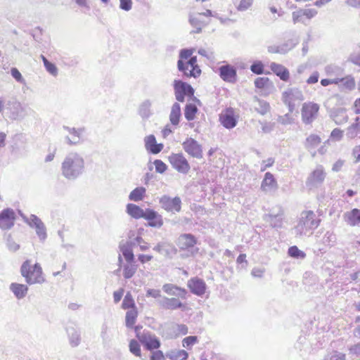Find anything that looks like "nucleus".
Returning a JSON list of instances; mask_svg holds the SVG:
<instances>
[{
  "instance_id": "f257e3e1",
  "label": "nucleus",
  "mask_w": 360,
  "mask_h": 360,
  "mask_svg": "<svg viewBox=\"0 0 360 360\" xmlns=\"http://www.w3.org/2000/svg\"><path fill=\"white\" fill-rule=\"evenodd\" d=\"M162 290L169 297H164L160 307L163 310L188 311L191 309L190 304L185 301L188 296L186 289L172 283H165Z\"/></svg>"
},
{
  "instance_id": "f03ea898",
  "label": "nucleus",
  "mask_w": 360,
  "mask_h": 360,
  "mask_svg": "<svg viewBox=\"0 0 360 360\" xmlns=\"http://www.w3.org/2000/svg\"><path fill=\"white\" fill-rule=\"evenodd\" d=\"M192 49H183L181 51L178 61V68L188 77H198L201 74V70L197 64V58L192 56Z\"/></svg>"
},
{
  "instance_id": "7ed1b4c3",
  "label": "nucleus",
  "mask_w": 360,
  "mask_h": 360,
  "mask_svg": "<svg viewBox=\"0 0 360 360\" xmlns=\"http://www.w3.org/2000/svg\"><path fill=\"white\" fill-rule=\"evenodd\" d=\"M20 274L29 285L41 284L45 282V276L41 265L31 259L25 260L21 267Z\"/></svg>"
},
{
  "instance_id": "20e7f679",
  "label": "nucleus",
  "mask_w": 360,
  "mask_h": 360,
  "mask_svg": "<svg viewBox=\"0 0 360 360\" xmlns=\"http://www.w3.org/2000/svg\"><path fill=\"white\" fill-rule=\"evenodd\" d=\"M83 169L84 160L77 154L67 157L62 165L63 174L68 179L77 176Z\"/></svg>"
},
{
  "instance_id": "39448f33",
  "label": "nucleus",
  "mask_w": 360,
  "mask_h": 360,
  "mask_svg": "<svg viewBox=\"0 0 360 360\" xmlns=\"http://www.w3.org/2000/svg\"><path fill=\"white\" fill-rule=\"evenodd\" d=\"M321 223V219L318 218L316 214L311 210H305L302 212L297 229L300 233L316 229Z\"/></svg>"
},
{
  "instance_id": "423d86ee",
  "label": "nucleus",
  "mask_w": 360,
  "mask_h": 360,
  "mask_svg": "<svg viewBox=\"0 0 360 360\" xmlns=\"http://www.w3.org/2000/svg\"><path fill=\"white\" fill-rule=\"evenodd\" d=\"M320 106L314 102H306L301 108L302 122L306 124H311L318 117Z\"/></svg>"
},
{
  "instance_id": "0eeeda50",
  "label": "nucleus",
  "mask_w": 360,
  "mask_h": 360,
  "mask_svg": "<svg viewBox=\"0 0 360 360\" xmlns=\"http://www.w3.org/2000/svg\"><path fill=\"white\" fill-rule=\"evenodd\" d=\"M238 118L239 115L236 112V110L229 107L221 111L219 120L223 127L230 129L236 126Z\"/></svg>"
},
{
  "instance_id": "6e6552de",
  "label": "nucleus",
  "mask_w": 360,
  "mask_h": 360,
  "mask_svg": "<svg viewBox=\"0 0 360 360\" xmlns=\"http://www.w3.org/2000/svg\"><path fill=\"white\" fill-rule=\"evenodd\" d=\"M168 160L172 167L178 172L187 174L191 169V166L182 153H172L168 157Z\"/></svg>"
},
{
  "instance_id": "1a4fd4ad",
  "label": "nucleus",
  "mask_w": 360,
  "mask_h": 360,
  "mask_svg": "<svg viewBox=\"0 0 360 360\" xmlns=\"http://www.w3.org/2000/svg\"><path fill=\"white\" fill-rule=\"evenodd\" d=\"M136 338L147 350L153 352V350H158L160 347L161 343L159 338L150 332L137 333Z\"/></svg>"
},
{
  "instance_id": "9d476101",
  "label": "nucleus",
  "mask_w": 360,
  "mask_h": 360,
  "mask_svg": "<svg viewBox=\"0 0 360 360\" xmlns=\"http://www.w3.org/2000/svg\"><path fill=\"white\" fill-rule=\"evenodd\" d=\"M184 151L191 158L201 159L203 157L202 146L194 139L187 138L183 143Z\"/></svg>"
},
{
  "instance_id": "9b49d317",
  "label": "nucleus",
  "mask_w": 360,
  "mask_h": 360,
  "mask_svg": "<svg viewBox=\"0 0 360 360\" xmlns=\"http://www.w3.org/2000/svg\"><path fill=\"white\" fill-rule=\"evenodd\" d=\"M212 13L210 10H207L205 13H195L191 15L190 22L193 27L194 32H200L210 20Z\"/></svg>"
},
{
  "instance_id": "f8f14e48",
  "label": "nucleus",
  "mask_w": 360,
  "mask_h": 360,
  "mask_svg": "<svg viewBox=\"0 0 360 360\" xmlns=\"http://www.w3.org/2000/svg\"><path fill=\"white\" fill-rule=\"evenodd\" d=\"M174 89L176 98L179 102H184L185 96L192 97L194 95L193 87L181 80H174Z\"/></svg>"
},
{
  "instance_id": "ddd939ff",
  "label": "nucleus",
  "mask_w": 360,
  "mask_h": 360,
  "mask_svg": "<svg viewBox=\"0 0 360 360\" xmlns=\"http://www.w3.org/2000/svg\"><path fill=\"white\" fill-rule=\"evenodd\" d=\"M326 177V172L322 165L317 166L308 176L307 184L310 187H315L323 183Z\"/></svg>"
},
{
  "instance_id": "4468645a",
  "label": "nucleus",
  "mask_w": 360,
  "mask_h": 360,
  "mask_svg": "<svg viewBox=\"0 0 360 360\" xmlns=\"http://www.w3.org/2000/svg\"><path fill=\"white\" fill-rule=\"evenodd\" d=\"M197 243V238L191 233L181 234L176 240V245L180 251H190Z\"/></svg>"
},
{
  "instance_id": "2eb2a0df",
  "label": "nucleus",
  "mask_w": 360,
  "mask_h": 360,
  "mask_svg": "<svg viewBox=\"0 0 360 360\" xmlns=\"http://www.w3.org/2000/svg\"><path fill=\"white\" fill-rule=\"evenodd\" d=\"M187 287L190 292L198 297H202L207 290V285L205 281L198 277H193L187 282Z\"/></svg>"
},
{
  "instance_id": "dca6fc26",
  "label": "nucleus",
  "mask_w": 360,
  "mask_h": 360,
  "mask_svg": "<svg viewBox=\"0 0 360 360\" xmlns=\"http://www.w3.org/2000/svg\"><path fill=\"white\" fill-rule=\"evenodd\" d=\"M160 203L162 207L167 212H178L181 210V201L179 197L172 198L164 195L160 199Z\"/></svg>"
},
{
  "instance_id": "f3484780",
  "label": "nucleus",
  "mask_w": 360,
  "mask_h": 360,
  "mask_svg": "<svg viewBox=\"0 0 360 360\" xmlns=\"http://www.w3.org/2000/svg\"><path fill=\"white\" fill-rule=\"evenodd\" d=\"M220 77L226 82L235 83L237 81L236 68L231 65H224L219 67Z\"/></svg>"
},
{
  "instance_id": "a211bd4d",
  "label": "nucleus",
  "mask_w": 360,
  "mask_h": 360,
  "mask_svg": "<svg viewBox=\"0 0 360 360\" xmlns=\"http://www.w3.org/2000/svg\"><path fill=\"white\" fill-rule=\"evenodd\" d=\"M15 219V214L12 209H5L0 213V228L9 229L13 224Z\"/></svg>"
},
{
  "instance_id": "6ab92c4d",
  "label": "nucleus",
  "mask_w": 360,
  "mask_h": 360,
  "mask_svg": "<svg viewBox=\"0 0 360 360\" xmlns=\"http://www.w3.org/2000/svg\"><path fill=\"white\" fill-rule=\"evenodd\" d=\"M271 71L283 82H288L290 79V72L283 65L276 63L270 64Z\"/></svg>"
},
{
  "instance_id": "aec40b11",
  "label": "nucleus",
  "mask_w": 360,
  "mask_h": 360,
  "mask_svg": "<svg viewBox=\"0 0 360 360\" xmlns=\"http://www.w3.org/2000/svg\"><path fill=\"white\" fill-rule=\"evenodd\" d=\"M277 188L278 184L274 176L270 172H266L262 181L261 189L264 192H268L271 190H276Z\"/></svg>"
},
{
  "instance_id": "412c9836",
  "label": "nucleus",
  "mask_w": 360,
  "mask_h": 360,
  "mask_svg": "<svg viewBox=\"0 0 360 360\" xmlns=\"http://www.w3.org/2000/svg\"><path fill=\"white\" fill-rule=\"evenodd\" d=\"M143 219L148 221L150 226L160 227L163 224L161 216L150 209H146V214Z\"/></svg>"
},
{
  "instance_id": "4be33fe9",
  "label": "nucleus",
  "mask_w": 360,
  "mask_h": 360,
  "mask_svg": "<svg viewBox=\"0 0 360 360\" xmlns=\"http://www.w3.org/2000/svg\"><path fill=\"white\" fill-rule=\"evenodd\" d=\"M344 219L349 226H355L360 224V209L354 208L345 212Z\"/></svg>"
},
{
  "instance_id": "5701e85b",
  "label": "nucleus",
  "mask_w": 360,
  "mask_h": 360,
  "mask_svg": "<svg viewBox=\"0 0 360 360\" xmlns=\"http://www.w3.org/2000/svg\"><path fill=\"white\" fill-rule=\"evenodd\" d=\"M145 147L151 153L157 154L162 150L163 146L161 143H157L153 135H149L145 139Z\"/></svg>"
},
{
  "instance_id": "b1692460",
  "label": "nucleus",
  "mask_w": 360,
  "mask_h": 360,
  "mask_svg": "<svg viewBox=\"0 0 360 360\" xmlns=\"http://www.w3.org/2000/svg\"><path fill=\"white\" fill-rule=\"evenodd\" d=\"M10 290L18 299L25 297L28 292V287L25 284L12 283L10 285Z\"/></svg>"
},
{
  "instance_id": "393cba45",
  "label": "nucleus",
  "mask_w": 360,
  "mask_h": 360,
  "mask_svg": "<svg viewBox=\"0 0 360 360\" xmlns=\"http://www.w3.org/2000/svg\"><path fill=\"white\" fill-rule=\"evenodd\" d=\"M127 212L134 219L144 218L146 210H143L139 206L129 203L127 205Z\"/></svg>"
},
{
  "instance_id": "a878e982",
  "label": "nucleus",
  "mask_w": 360,
  "mask_h": 360,
  "mask_svg": "<svg viewBox=\"0 0 360 360\" xmlns=\"http://www.w3.org/2000/svg\"><path fill=\"white\" fill-rule=\"evenodd\" d=\"M321 143V138L315 134H311L306 139L304 146L309 150L317 148Z\"/></svg>"
},
{
  "instance_id": "bb28decb",
  "label": "nucleus",
  "mask_w": 360,
  "mask_h": 360,
  "mask_svg": "<svg viewBox=\"0 0 360 360\" xmlns=\"http://www.w3.org/2000/svg\"><path fill=\"white\" fill-rule=\"evenodd\" d=\"M255 110L258 113L265 115L270 110V105L268 102L258 98H255Z\"/></svg>"
},
{
  "instance_id": "cd10ccee",
  "label": "nucleus",
  "mask_w": 360,
  "mask_h": 360,
  "mask_svg": "<svg viewBox=\"0 0 360 360\" xmlns=\"http://www.w3.org/2000/svg\"><path fill=\"white\" fill-rule=\"evenodd\" d=\"M139 312L137 309H132L127 311L125 316V324L127 328H131L134 327Z\"/></svg>"
},
{
  "instance_id": "c85d7f7f",
  "label": "nucleus",
  "mask_w": 360,
  "mask_h": 360,
  "mask_svg": "<svg viewBox=\"0 0 360 360\" xmlns=\"http://www.w3.org/2000/svg\"><path fill=\"white\" fill-rule=\"evenodd\" d=\"M181 117V108L179 103H175L171 110L169 120L174 125H177Z\"/></svg>"
},
{
  "instance_id": "c756f323",
  "label": "nucleus",
  "mask_w": 360,
  "mask_h": 360,
  "mask_svg": "<svg viewBox=\"0 0 360 360\" xmlns=\"http://www.w3.org/2000/svg\"><path fill=\"white\" fill-rule=\"evenodd\" d=\"M348 134L351 137L360 134V117H356L354 122L348 127Z\"/></svg>"
},
{
  "instance_id": "7c9ffc66",
  "label": "nucleus",
  "mask_w": 360,
  "mask_h": 360,
  "mask_svg": "<svg viewBox=\"0 0 360 360\" xmlns=\"http://www.w3.org/2000/svg\"><path fill=\"white\" fill-rule=\"evenodd\" d=\"M146 193V189L143 187H138L134 189L129 194V199L134 201L141 200Z\"/></svg>"
},
{
  "instance_id": "2f4dec72",
  "label": "nucleus",
  "mask_w": 360,
  "mask_h": 360,
  "mask_svg": "<svg viewBox=\"0 0 360 360\" xmlns=\"http://www.w3.org/2000/svg\"><path fill=\"white\" fill-rule=\"evenodd\" d=\"M198 112V108L195 104L189 103L186 105L184 115L187 120H193Z\"/></svg>"
},
{
  "instance_id": "473e14b6",
  "label": "nucleus",
  "mask_w": 360,
  "mask_h": 360,
  "mask_svg": "<svg viewBox=\"0 0 360 360\" xmlns=\"http://www.w3.org/2000/svg\"><path fill=\"white\" fill-rule=\"evenodd\" d=\"M82 136V130L72 129L69 132V135L67 136L68 142L71 144H76L79 142Z\"/></svg>"
},
{
  "instance_id": "72a5a7b5",
  "label": "nucleus",
  "mask_w": 360,
  "mask_h": 360,
  "mask_svg": "<svg viewBox=\"0 0 360 360\" xmlns=\"http://www.w3.org/2000/svg\"><path fill=\"white\" fill-rule=\"evenodd\" d=\"M122 307L124 309H137L134 300V298L131 294V292H128L122 302Z\"/></svg>"
},
{
  "instance_id": "f704fd0d",
  "label": "nucleus",
  "mask_w": 360,
  "mask_h": 360,
  "mask_svg": "<svg viewBox=\"0 0 360 360\" xmlns=\"http://www.w3.org/2000/svg\"><path fill=\"white\" fill-rule=\"evenodd\" d=\"M282 100L285 105H286L290 111H292L295 107L293 103V94L292 91H285L282 94Z\"/></svg>"
},
{
  "instance_id": "c9c22d12",
  "label": "nucleus",
  "mask_w": 360,
  "mask_h": 360,
  "mask_svg": "<svg viewBox=\"0 0 360 360\" xmlns=\"http://www.w3.org/2000/svg\"><path fill=\"white\" fill-rule=\"evenodd\" d=\"M169 358L172 360H187L188 358V353L184 349H178L172 352Z\"/></svg>"
},
{
  "instance_id": "e433bc0d",
  "label": "nucleus",
  "mask_w": 360,
  "mask_h": 360,
  "mask_svg": "<svg viewBox=\"0 0 360 360\" xmlns=\"http://www.w3.org/2000/svg\"><path fill=\"white\" fill-rule=\"evenodd\" d=\"M41 58L44 63L46 70L52 75L56 76L58 74V69L55 64L49 62L46 58L41 55Z\"/></svg>"
},
{
  "instance_id": "4c0bfd02",
  "label": "nucleus",
  "mask_w": 360,
  "mask_h": 360,
  "mask_svg": "<svg viewBox=\"0 0 360 360\" xmlns=\"http://www.w3.org/2000/svg\"><path fill=\"white\" fill-rule=\"evenodd\" d=\"M129 351L136 356H141V347L138 341L136 340H131L129 345Z\"/></svg>"
},
{
  "instance_id": "58836bf2",
  "label": "nucleus",
  "mask_w": 360,
  "mask_h": 360,
  "mask_svg": "<svg viewBox=\"0 0 360 360\" xmlns=\"http://www.w3.org/2000/svg\"><path fill=\"white\" fill-rule=\"evenodd\" d=\"M270 83V80L268 77H257L254 82L255 86L259 89H266Z\"/></svg>"
},
{
  "instance_id": "ea45409f",
  "label": "nucleus",
  "mask_w": 360,
  "mask_h": 360,
  "mask_svg": "<svg viewBox=\"0 0 360 360\" xmlns=\"http://www.w3.org/2000/svg\"><path fill=\"white\" fill-rule=\"evenodd\" d=\"M198 342V339L197 336H188L183 339L182 346L188 349H191Z\"/></svg>"
},
{
  "instance_id": "a19ab883",
  "label": "nucleus",
  "mask_w": 360,
  "mask_h": 360,
  "mask_svg": "<svg viewBox=\"0 0 360 360\" xmlns=\"http://www.w3.org/2000/svg\"><path fill=\"white\" fill-rule=\"evenodd\" d=\"M250 70L257 75H262L264 72V65L262 61H255L250 66Z\"/></svg>"
},
{
  "instance_id": "79ce46f5",
  "label": "nucleus",
  "mask_w": 360,
  "mask_h": 360,
  "mask_svg": "<svg viewBox=\"0 0 360 360\" xmlns=\"http://www.w3.org/2000/svg\"><path fill=\"white\" fill-rule=\"evenodd\" d=\"M136 271V266L134 264H129L124 266L123 275L125 278H131Z\"/></svg>"
},
{
  "instance_id": "37998d69",
  "label": "nucleus",
  "mask_w": 360,
  "mask_h": 360,
  "mask_svg": "<svg viewBox=\"0 0 360 360\" xmlns=\"http://www.w3.org/2000/svg\"><path fill=\"white\" fill-rule=\"evenodd\" d=\"M288 255L290 257H295V258H298V257L304 258L306 256L305 253L302 252L301 250H300L298 249V248L295 245L291 246L290 248H289Z\"/></svg>"
},
{
  "instance_id": "c03bdc74",
  "label": "nucleus",
  "mask_w": 360,
  "mask_h": 360,
  "mask_svg": "<svg viewBox=\"0 0 360 360\" xmlns=\"http://www.w3.org/2000/svg\"><path fill=\"white\" fill-rule=\"evenodd\" d=\"M154 165L156 172L160 174L164 173L167 169L166 164L160 160H155L154 161Z\"/></svg>"
},
{
  "instance_id": "a18cd8bd",
  "label": "nucleus",
  "mask_w": 360,
  "mask_h": 360,
  "mask_svg": "<svg viewBox=\"0 0 360 360\" xmlns=\"http://www.w3.org/2000/svg\"><path fill=\"white\" fill-rule=\"evenodd\" d=\"M252 3L253 0H240L237 6V9L240 11H245L251 7Z\"/></svg>"
},
{
  "instance_id": "49530a36",
  "label": "nucleus",
  "mask_w": 360,
  "mask_h": 360,
  "mask_svg": "<svg viewBox=\"0 0 360 360\" xmlns=\"http://www.w3.org/2000/svg\"><path fill=\"white\" fill-rule=\"evenodd\" d=\"M343 137V131L339 128L334 129L330 133V139L333 141H340Z\"/></svg>"
},
{
  "instance_id": "de8ad7c7",
  "label": "nucleus",
  "mask_w": 360,
  "mask_h": 360,
  "mask_svg": "<svg viewBox=\"0 0 360 360\" xmlns=\"http://www.w3.org/2000/svg\"><path fill=\"white\" fill-rule=\"evenodd\" d=\"M148 360H165V355L162 351L156 350L151 352Z\"/></svg>"
},
{
  "instance_id": "09e8293b",
  "label": "nucleus",
  "mask_w": 360,
  "mask_h": 360,
  "mask_svg": "<svg viewBox=\"0 0 360 360\" xmlns=\"http://www.w3.org/2000/svg\"><path fill=\"white\" fill-rule=\"evenodd\" d=\"M122 255L128 262H132L134 259V255L131 249L124 248L122 250Z\"/></svg>"
},
{
  "instance_id": "8fccbe9b",
  "label": "nucleus",
  "mask_w": 360,
  "mask_h": 360,
  "mask_svg": "<svg viewBox=\"0 0 360 360\" xmlns=\"http://www.w3.org/2000/svg\"><path fill=\"white\" fill-rule=\"evenodd\" d=\"M345 79H322L321 80V84L323 86H328L330 84H338L339 82L344 81Z\"/></svg>"
},
{
  "instance_id": "3c124183",
  "label": "nucleus",
  "mask_w": 360,
  "mask_h": 360,
  "mask_svg": "<svg viewBox=\"0 0 360 360\" xmlns=\"http://www.w3.org/2000/svg\"><path fill=\"white\" fill-rule=\"evenodd\" d=\"M345 165V160H338L334 162L332 166V171L335 172H338L341 171Z\"/></svg>"
},
{
  "instance_id": "603ef678",
  "label": "nucleus",
  "mask_w": 360,
  "mask_h": 360,
  "mask_svg": "<svg viewBox=\"0 0 360 360\" xmlns=\"http://www.w3.org/2000/svg\"><path fill=\"white\" fill-rule=\"evenodd\" d=\"M198 53H199V54H200L202 56L206 57L209 60L214 59V54L212 51L202 49L198 51Z\"/></svg>"
},
{
  "instance_id": "864d4df0",
  "label": "nucleus",
  "mask_w": 360,
  "mask_h": 360,
  "mask_svg": "<svg viewBox=\"0 0 360 360\" xmlns=\"http://www.w3.org/2000/svg\"><path fill=\"white\" fill-rule=\"evenodd\" d=\"M146 296L153 298H158L161 296V292L158 289H148L146 291Z\"/></svg>"
},
{
  "instance_id": "5fc2aeb1",
  "label": "nucleus",
  "mask_w": 360,
  "mask_h": 360,
  "mask_svg": "<svg viewBox=\"0 0 360 360\" xmlns=\"http://www.w3.org/2000/svg\"><path fill=\"white\" fill-rule=\"evenodd\" d=\"M11 75L19 82H23L24 79L21 75V73L15 68H13L11 70Z\"/></svg>"
},
{
  "instance_id": "6e6d98bb",
  "label": "nucleus",
  "mask_w": 360,
  "mask_h": 360,
  "mask_svg": "<svg viewBox=\"0 0 360 360\" xmlns=\"http://www.w3.org/2000/svg\"><path fill=\"white\" fill-rule=\"evenodd\" d=\"M131 0H120V8L124 11H129L131 8Z\"/></svg>"
},
{
  "instance_id": "4d7b16f0",
  "label": "nucleus",
  "mask_w": 360,
  "mask_h": 360,
  "mask_svg": "<svg viewBox=\"0 0 360 360\" xmlns=\"http://www.w3.org/2000/svg\"><path fill=\"white\" fill-rule=\"evenodd\" d=\"M188 331V327L184 324L177 326L176 333L179 335H185Z\"/></svg>"
},
{
  "instance_id": "13d9d810",
  "label": "nucleus",
  "mask_w": 360,
  "mask_h": 360,
  "mask_svg": "<svg viewBox=\"0 0 360 360\" xmlns=\"http://www.w3.org/2000/svg\"><path fill=\"white\" fill-rule=\"evenodd\" d=\"M352 110L356 115H360V97L356 98L352 106Z\"/></svg>"
},
{
  "instance_id": "bf43d9fd",
  "label": "nucleus",
  "mask_w": 360,
  "mask_h": 360,
  "mask_svg": "<svg viewBox=\"0 0 360 360\" xmlns=\"http://www.w3.org/2000/svg\"><path fill=\"white\" fill-rule=\"evenodd\" d=\"M274 163V160L273 158H269L267 160H265L262 162V166L261 167V171L264 172L267 168L271 167Z\"/></svg>"
},
{
  "instance_id": "052dcab7",
  "label": "nucleus",
  "mask_w": 360,
  "mask_h": 360,
  "mask_svg": "<svg viewBox=\"0 0 360 360\" xmlns=\"http://www.w3.org/2000/svg\"><path fill=\"white\" fill-rule=\"evenodd\" d=\"M123 294H124L123 288H120L117 291H115L113 293L114 302L115 303H118L121 300V299L123 296Z\"/></svg>"
},
{
  "instance_id": "680f3d73",
  "label": "nucleus",
  "mask_w": 360,
  "mask_h": 360,
  "mask_svg": "<svg viewBox=\"0 0 360 360\" xmlns=\"http://www.w3.org/2000/svg\"><path fill=\"white\" fill-rule=\"evenodd\" d=\"M153 259V256L152 255H139L138 256V259L139 261L142 263V264H145L146 262H150L151 259Z\"/></svg>"
},
{
  "instance_id": "e2e57ef3",
  "label": "nucleus",
  "mask_w": 360,
  "mask_h": 360,
  "mask_svg": "<svg viewBox=\"0 0 360 360\" xmlns=\"http://www.w3.org/2000/svg\"><path fill=\"white\" fill-rule=\"evenodd\" d=\"M352 155L355 159L356 162L360 161V145L356 146L352 151Z\"/></svg>"
},
{
  "instance_id": "0e129e2a",
  "label": "nucleus",
  "mask_w": 360,
  "mask_h": 360,
  "mask_svg": "<svg viewBox=\"0 0 360 360\" xmlns=\"http://www.w3.org/2000/svg\"><path fill=\"white\" fill-rule=\"evenodd\" d=\"M319 80V73L317 72L313 73L307 80L308 84H315Z\"/></svg>"
},
{
  "instance_id": "69168bd1",
  "label": "nucleus",
  "mask_w": 360,
  "mask_h": 360,
  "mask_svg": "<svg viewBox=\"0 0 360 360\" xmlns=\"http://www.w3.org/2000/svg\"><path fill=\"white\" fill-rule=\"evenodd\" d=\"M302 16H306L307 18H311L315 15L316 12L314 10L307 9L302 11Z\"/></svg>"
},
{
  "instance_id": "338daca9",
  "label": "nucleus",
  "mask_w": 360,
  "mask_h": 360,
  "mask_svg": "<svg viewBox=\"0 0 360 360\" xmlns=\"http://www.w3.org/2000/svg\"><path fill=\"white\" fill-rule=\"evenodd\" d=\"M302 17V11L298 12H294L292 13V18L295 23L300 22L301 20V18Z\"/></svg>"
},
{
  "instance_id": "774afa93",
  "label": "nucleus",
  "mask_w": 360,
  "mask_h": 360,
  "mask_svg": "<svg viewBox=\"0 0 360 360\" xmlns=\"http://www.w3.org/2000/svg\"><path fill=\"white\" fill-rule=\"evenodd\" d=\"M345 84H347V87L350 89H354L355 86V81L353 78L347 79Z\"/></svg>"
}]
</instances>
